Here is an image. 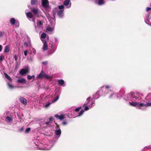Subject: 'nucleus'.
Here are the masks:
<instances>
[{"instance_id":"1","label":"nucleus","mask_w":151,"mask_h":151,"mask_svg":"<svg viewBox=\"0 0 151 151\" xmlns=\"http://www.w3.org/2000/svg\"><path fill=\"white\" fill-rule=\"evenodd\" d=\"M142 95L137 92H134L127 95V99L129 100H137L138 101L129 102L130 105L132 106L136 107L138 109L143 110L146 107L151 106V102L149 103L147 101L142 99L141 96Z\"/></svg>"},{"instance_id":"2","label":"nucleus","mask_w":151,"mask_h":151,"mask_svg":"<svg viewBox=\"0 0 151 151\" xmlns=\"http://www.w3.org/2000/svg\"><path fill=\"white\" fill-rule=\"evenodd\" d=\"M110 88V86H106L105 87H102L95 93L93 98L92 99L91 101V97L90 96L88 98L86 99L85 103L83 105V107H85L84 110L87 111L89 109L88 106L91 107L94 106V102L93 100L97 99L99 98V97H96V96L100 95H105L107 94L108 92H111V90H109Z\"/></svg>"},{"instance_id":"3","label":"nucleus","mask_w":151,"mask_h":151,"mask_svg":"<svg viewBox=\"0 0 151 151\" xmlns=\"http://www.w3.org/2000/svg\"><path fill=\"white\" fill-rule=\"evenodd\" d=\"M44 78L47 79H51L52 78L51 77L47 75L44 71L42 70L39 74L37 77V78L38 79H42Z\"/></svg>"},{"instance_id":"4","label":"nucleus","mask_w":151,"mask_h":151,"mask_svg":"<svg viewBox=\"0 0 151 151\" xmlns=\"http://www.w3.org/2000/svg\"><path fill=\"white\" fill-rule=\"evenodd\" d=\"M81 108V106L76 108V117L81 116L84 112V111L83 109H82L80 112H78Z\"/></svg>"},{"instance_id":"5","label":"nucleus","mask_w":151,"mask_h":151,"mask_svg":"<svg viewBox=\"0 0 151 151\" xmlns=\"http://www.w3.org/2000/svg\"><path fill=\"white\" fill-rule=\"evenodd\" d=\"M42 6L46 8L47 9L49 7V1L48 0H42Z\"/></svg>"},{"instance_id":"6","label":"nucleus","mask_w":151,"mask_h":151,"mask_svg":"<svg viewBox=\"0 0 151 151\" xmlns=\"http://www.w3.org/2000/svg\"><path fill=\"white\" fill-rule=\"evenodd\" d=\"M31 12L33 13L34 15H36L37 17H39V16L38 14L39 10L37 8H33L31 9Z\"/></svg>"},{"instance_id":"7","label":"nucleus","mask_w":151,"mask_h":151,"mask_svg":"<svg viewBox=\"0 0 151 151\" xmlns=\"http://www.w3.org/2000/svg\"><path fill=\"white\" fill-rule=\"evenodd\" d=\"M29 72V70L28 69H22L20 70L19 73L21 75H23Z\"/></svg>"},{"instance_id":"8","label":"nucleus","mask_w":151,"mask_h":151,"mask_svg":"<svg viewBox=\"0 0 151 151\" xmlns=\"http://www.w3.org/2000/svg\"><path fill=\"white\" fill-rule=\"evenodd\" d=\"M43 43H44L43 47V51L47 50L48 49V46L46 41L43 40Z\"/></svg>"},{"instance_id":"9","label":"nucleus","mask_w":151,"mask_h":151,"mask_svg":"<svg viewBox=\"0 0 151 151\" xmlns=\"http://www.w3.org/2000/svg\"><path fill=\"white\" fill-rule=\"evenodd\" d=\"M64 9L59 10L57 11V14L59 17L62 18L63 16Z\"/></svg>"},{"instance_id":"10","label":"nucleus","mask_w":151,"mask_h":151,"mask_svg":"<svg viewBox=\"0 0 151 151\" xmlns=\"http://www.w3.org/2000/svg\"><path fill=\"white\" fill-rule=\"evenodd\" d=\"M17 83H25L26 82V80L23 78H21L20 79H18L17 80Z\"/></svg>"},{"instance_id":"11","label":"nucleus","mask_w":151,"mask_h":151,"mask_svg":"<svg viewBox=\"0 0 151 151\" xmlns=\"http://www.w3.org/2000/svg\"><path fill=\"white\" fill-rule=\"evenodd\" d=\"M55 117L57 119H59L60 120H63L64 119V115L61 114L60 116L58 114H56L55 115Z\"/></svg>"},{"instance_id":"12","label":"nucleus","mask_w":151,"mask_h":151,"mask_svg":"<svg viewBox=\"0 0 151 151\" xmlns=\"http://www.w3.org/2000/svg\"><path fill=\"white\" fill-rule=\"evenodd\" d=\"M20 101L21 103L26 105L27 104V101L26 99L23 97H21L20 99Z\"/></svg>"},{"instance_id":"13","label":"nucleus","mask_w":151,"mask_h":151,"mask_svg":"<svg viewBox=\"0 0 151 151\" xmlns=\"http://www.w3.org/2000/svg\"><path fill=\"white\" fill-rule=\"evenodd\" d=\"M43 20H42L41 21H40L39 20H37V26L38 27H41L43 25Z\"/></svg>"},{"instance_id":"14","label":"nucleus","mask_w":151,"mask_h":151,"mask_svg":"<svg viewBox=\"0 0 151 151\" xmlns=\"http://www.w3.org/2000/svg\"><path fill=\"white\" fill-rule=\"evenodd\" d=\"M70 2V1L69 0H65L63 2V4L65 6L68 5V7H70L71 6V5H69Z\"/></svg>"},{"instance_id":"15","label":"nucleus","mask_w":151,"mask_h":151,"mask_svg":"<svg viewBox=\"0 0 151 151\" xmlns=\"http://www.w3.org/2000/svg\"><path fill=\"white\" fill-rule=\"evenodd\" d=\"M55 133L57 135H60L61 134V131L60 129L56 130L55 131Z\"/></svg>"},{"instance_id":"16","label":"nucleus","mask_w":151,"mask_h":151,"mask_svg":"<svg viewBox=\"0 0 151 151\" xmlns=\"http://www.w3.org/2000/svg\"><path fill=\"white\" fill-rule=\"evenodd\" d=\"M96 2L99 5H102L104 3V0H96Z\"/></svg>"},{"instance_id":"17","label":"nucleus","mask_w":151,"mask_h":151,"mask_svg":"<svg viewBox=\"0 0 151 151\" xmlns=\"http://www.w3.org/2000/svg\"><path fill=\"white\" fill-rule=\"evenodd\" d=\"M16 21L15 19L14 18H12L10 19V22L12 25H13L16 23Z\"/></svg>"},{"instance_id":"18","label":"nucleus","mask_w":151,"mask_h":151,"mask_svg":"<svg viewBox=\"0 0 151 151\" xmlns=\"http://www.w3.org/2000/svg\"><path fill=\"white\" fill-rule=\"evenodd\" d=\"M116 97L118 98L117 95L114 93H111V96L109 97L110 98H116Z\"/></svg>"},{"instance_id":"19","label":"nucleus","mask_w":151,"mask_h":151,"mask_svg":"<svg viewBox=\"0 0 151 151\" xmlns=\"http://www.w3.org/2000/svg\"><path fill=\"white\" fill-rule=\"evenodd\" d=\"M27 16L29 18H32L33 17V15L32 14V12H27L26 14Z\"/></svg>"},{"instance_id":"20","label":"nucleus","mask_w":151,"mask_h":151,"mask_svg":"<svg viewBox=\"0 0 151 151\" xmlns=\"http://www.w3.org/2000/svg\"><path fill=\"white\" fill-rule=\"evenodd\" d=\"M58 84L63 86V85L64 83V82L63 80L62 79L59 80H58Z\"/></svg>"},{"instance_id":"21","label":"nucleus","mask_w":151,"mask_h":151,"mask_svg":"<svg viewBox=\"0 0 151 151\" xmlns=\"http://www.w3.org/2000/svg\"><path fill=\"white\" fill-rule=\"evenodd\" d=\"M9 47L8 46H6L4 49V52L6 53L9 52Z\"/></svg>"},{"instance_id":"22","label":"nucleus","mask_w":151,"mask_h":151,"mask_svg":"<svg viewBox=\"0 0 151 151\" xmlns=\"http://www.w3.org/2000/svg\"><path fill=\"white\" fill-rule=\"evenodd\" d=\"M4 75L5 77L7 78L9 81H12V79L6 73H4Z\"/></svg>"},{"instance_id":"23","label":"nucleus","mask_w":151,"mask_h":151,"mask_svg":"<svg viewBox=\"0 0 151 151\" xmlns=\"http://www.w3.org/2000/svg\"><path fill=\"white\" fill-rule=\"evenodd\" d=\"M145 99L146 100L148 101H147L148 102L150 101V100L151 99V94H148L146 97Z\"/></svg>"},{"instance_id":"24","label":"nucleus","mask_w":151,"mask_h":151,"mask_svg":"<svg viewBox=\"0 0 151 151\" xmlns=\"http://www.w3.org/2000/svg\"><path fill=\"white\" fill-rule=\"evenodd\" d=\"M6 119L7 121H8L9 122H10L12 120V118L9 116H7L6 118Z\"/></svg>"},{"instance_id":"25","label":"nucleus","mask_w":151,"mask_h":151,"mask_svg":"<svg viewBox=\"0 0 151 151\" xmlns=\"http://www.w3.org/2000/svg\"><path fill=\"white\" fill-rule=\"evenodd\" d=\"M35 78V76L34 75L31 76L30 75H28L27 76V78L28 80H31L32 78Z\"/></svg>"},{"instance_id":"26","label":"nucleus","mask_w":151,"mask_h":151,"mask_svg":"<svg viewBox=\"0 0 151 151\" xmlns=\"http://www.w3.org/2000/svg\"><path fill=\"white\" fill-rule=\"evenodd\" d=\"M59 98V96H57L56 97V98L55 99H54L52 100V103H53L55 102H56V101H57L58 99Z\"/></svg>"},{"instance_id":"27","label":"nucleus","mask_w":151,"mask_h":151,"mask_svg":"<svg viewBox=\"0 0 151 151\" xmlns=\"http://www.w3.org/2000/svg\"><path fill=\"white\" fill-rule=\"evenodd\" d=\"M46 30L47 32H51L53 31V29L52 27H49L46 28Z\"/></svg>"},{"instance_id":"28","label":"nucleus","mask_w":151,"mask_h":151,"mask_svg":"<svg viewBox=\"0 0 151 151\" xmlns=\"http://www.w3.org/2000/svg\"><path fill=\"white\" fill-rule=\"evenodd\" d=\"M46 34L43 32L41 35V37L42 39H44L46 37Z\"/></svg>"},{"instance_id":"29","label":"nucleus","mask_w":151,"mask_h":151,"mask_svg":"<svg viewBox=\"0 0 151 151\" xmlns=\"http://www.w3.org/2000/svg\"><path fill=\"white\" fill-rule=\"evenodd\" d=\"M37 1V0H31V3L32 5H34L36 1Z\"/></svg>"},{"instance_id":"30","label":"nucleus","mask_w":151,"mask_h":151,"mask_svg":"<svg viewBox=\"0 0 151 151\" xmlns=\"http://www.w3.org/2000/svg\"><path fill=\"white\" fill-rule=\"evenodd\" d=\"M64 7V6L63 5H60L59 6L58 8L59 9H61V10H63L64 9H63Z\"/></svg>"},{"instance_id":"31","label":"nucleus","mask_w":151,"mask_h":151,"mask_svg":"<svg viewBox=\"0 0 151 151\" xmlns=\"http://www.w3.org/2000/svg\"><path fill=\"white\" fill-rule=\"evenodd\" d=\"M4 59V57L3 55H1L0 56V61H2Z\"/></svg>"},{"instance_id":"32","label":"nucleus","mask_w":151,"mask_h":151,"mask_svg":"<svg viewBox=\"0 0 151 151\" xmlns=\"http://www.w3.org/2000/svg\"><path fill=\"white\" fill-rule=\"evenodd\" d=\"M31 130V129L30 127L27 128L25 130V132L27 133L29 132Z\"/></svg>"},{"instance_id":"33","label":"nucleus","mask_w":151,"mask_h":151,"mask_svg":"<svg viewBox=\"0 0 151 151\" xmlns=\"http://www.w3.org/2000/svg\"><path fill=\"white\" fill-rule=\"evenodd\" d=\"M15 24V25L16 26H17V27H19V22L18 21H16V23Z\"/></svg>"},{"instance_id":"34","label":"nucleus","mask_w":151,"mask_h":151,"mask_svg":"<svg viewBox=\"0 0 151 151\" xmlns=\"http://www.w3.org/2000/svg\"><path fill=\"white\" fill-rule=\"evenodd\" d=\"M145 22L147 24H149V22H150V21L148 20V19H147V18H146L145 19Z\"/></svg>"},{"instance_id":"35","label":"nucleus","mask_w":151,"mask_h":151,"mask_svg":"<svg viewBox=\"0 0 151 151\" xmlns=\"http://www.w3.org/2000/svg\"><path fill=\"white\" fill-rule=\"evenodd\" d=\"M8 85L9 87L10 88H14L13 86L12 85L10 84L9 83H8Z\"/></svg>"},{"instance_id":"36","label":"nucleus","mask_w":151,"mask_h":151,"mask_svg":"<svg viewBox=\"0 0 151 151\" xmlns=\"http://www.w3.org/2000/svg\"><path fill=\"white\" fill-rule=\"evenodd\" d=\"M14 58L15 60L16 61H17L18 58V56H17L16 54H15L14 56Z\"/></svg>"},{"instance_id":"37","label":"nucleus","mask_w":151,"mask_h":151,"mask_svg":"<svg viewBox=\"0 0 151 151\" xmlns=\"http://www.w3.org/2000/svg\"><path fill=\"white\" fill-rule=\"evenodd\" d=\"M150 6L151 7V4L150 5ZM151 9V8L148 7L146 9V11L147 12H148L149 11H150Z\"/></svg>"},{"instance_id":"38","label":"nucleus","mask_w":151,"mask_h":151,"mask_svg":"<svg viewBox=\"0 0 151 151\" xmlns=\"http://www.w3.org/2000/svg\"><path fill=\"white\" fill-rule=\"evenodd\" d=\"M54 122L55 123V124L56 125V128H57L58 129H60V127L59 125L57 124V123L56 122Z\"/></svg>"},{"instance_id":"39","label":"nucleus","mask_w":151,"mask_h":151,"mask_svg":"<svg viewBox=\"0 0 151 151\" xmlns=\"http://www.w3.org/2000/svg\"><path fill=\"white\" fill-rule=\"evenodd\" d=\"M150 15V13H149V12L148 13H147V14L146 15V18H147V19H148Z\"/></svg>"},{"instance_id":"40","label":"nucleus","mask_w":151,"mask_h":151,"mask_svg":"<svg viewBox=\"0 0 151 151\" xmlns=\"http://www.w3.org/2000/svg\"><path fill=\"white\" fill-rule=\"evenodd\" d=\"M67 124V122L65 121L63 122L62 123V124L63 125H65Z\"/></svg>"},{"instance_id":"41","label":"nucleus","mask_w":151,"mask_h":151,"mask_svg":"<svg viewBox=\"0 0 151 151\" xmlns=\"http://www.w3.org/2000/svg\"><path fill=\"white\" fill-rule=\"evenodd\" d=\"M28 52V50H26L24 51V55L25 56H27V53Z\"/></svg>"},{"instance_id":"42","label":"nucleus","mask_w":151,"mask_h":151,"mask_svg":"<svg viewBox=\"0 0 151 151\" xmlns=\"http://www.w3.org/2000/svg\"><path fill=\"white\" fill-rule=\"evenodd\" d=\"M51 104V103H50L49 102H48L47 104H46L45 106L46 107H48Z\"/></svg>"},{"instance_id":"43","label":"nucleus","mask_w":151,"mask_h":151,"mask_svg":"<svg viewBox=\"0 0 151 151\" xmlns=\"http://www.w3.org/2000/svg\"><path fill=\"white\" fill-rule=\"evenodd\" d=\"M53 118L51 116L49 118V121L50 122V121H52L53 120Z\"/></svg>"},{"instance_id":"44","label":"nucleus","mask_w":151,"mask_h":151,"mask_svg":"<svg viewBox=\"0 0 151 151\" xmlns=\"http://www.w3.org/2000/svg\"><path fill=\"white\" fill-rule=\"evenodd\" d=\"M24 45L26 47H27L28 46L27 43L25 42L24 43Z\"/></svg>"},{"instance_id":"45","label":"nucleus","mask_w":151,"mask_h":151,"mask_svg":"<svg viewBox=\"0 0 151 151\" xmlns=\"http://www.w3.org/2000/svg\"><path fill=\"white\" fill-rule=\"evenodd\" d=\"M42 64L44 65H46L47 64V62H42Z\"/></svg>"},{"instance_id":"46","label":"nucleus","mask_w":151,"mask_h":151,"mask_svg":"<svg viewBox=\"0 0 151 151\" xmlns=\"http://www.w3.org/2000/svg\"><path fill=\"white\" fill-rule=\"evenodd\" d=\"M24 128L23 127H22L21 128L19 129V130L20 132H22L24 130Z\"/></svg>"},{"instance_id":"47","label":"nucleus","mask_w":151,"mask_h":151,"mask_svg":"<svg viewBox=\"0 0 151 151\" xmlns=\"http://www.w3.org/2000/svg\"><path fill=\"white\" fill-rule=\"evenodd\" d=\"M50 122L49 121H48L47 122H45V124L46 125H47L50 123Z\"/></svg>"},{"instance_id":"48","label":"nucleus","mask_w":151,"mask_h":151,"mask_svg":"<svg viewBox=\"0 0 151 151\" xmlns=\"http://www.w3.org/2000/svg\"><path fill=\"white\" fill-rule=\"evenodd\" d=\"M2 49V46L1 45H0V52H1Z\"/></svg>"},{"instance_id":"49","label":"nucleus","mask_w":151,"mask_h":151,"mask_svg":"<svg viewBox=\"0 0 151 151\" xmlns=\"http://www.w3.org/2000/svg\"><path fill=\"white\" fill-rule=\"evenodd\" d=\"M32 51H33V53L34 54H35V53H36V50L35 49H33V50H32Z\"/></svg>"},{"instance_id":"50","label":"nucleus","mask_w":151,"mask_h":151,"mask_svg":"<svg viewBox=\"0 0 151 151\" xmlns=\"http://www.w3.org/2000/svg\"><path fill=\"white\" fill-rule=\"evenodd\" d=\"M33 21H34V22H35V19H33Z\"/></svg>"}]
</instances>
